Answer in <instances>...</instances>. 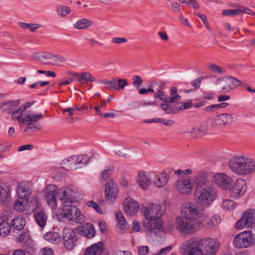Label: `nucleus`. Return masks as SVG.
<instances>
[{"instance_id":"obj_12","label":"nucleus","mask_w":255,"mask_h":255,"mask_svg":"<svg viewBox=\"0 0 255 255\" xmlns=\"http://www.w3.org/2000/svg\"><path fill=\"white\" fill-rule=\"evenodd\" d=\"M57 187L54 185H49L45 189V198L47 203L52 208L57 206Z\"/></svg>"},{"instance_id":"obj_60","label":"nucleus","mask_w":255,"mask_h":255,"mask_svg":"<svg viewBox=\"0 0 255 255\" xmlns=\"http://www.w3.org/2000/svg\"><path fill=\"white\" fill-rule=\"evenodd\" d=\"M33 146L32 144H26L19 147L18 150L19 151H22L26 149L30 150L33 148Z\"/></svg>"},{"instance_id":"obj_40","label":"nucleus","mask_w":255,"mask_h":255,"mask_svg":"<svg viewBox=\"0 0 255 255\" xmlns=\"http://www.w3.org/2000/svg\"><path fill=\"white\" fill-rule=\"evenodd\" d=\"M228 190H229L230 193L236 198H239L240 196H243L241 192H239L240 191L237 190V188L236 186L234 185L233 182L232 183V185L230 186Z\"/></svg>"},{"instance_id":"obj_28","label":"nucleus","mask_w":255,"mask_h":255,"mask_svg":"<svg viewBox=\"0 0 255 255\" xmlns=\"http://www.w3.org/2000/svg\"><path fill=\"white\" fill-rule=\"evenodd\" d=\"M34 217L36 223L41 228L44 227L47 221V216L42 211L38 212L34 214Z\"/></svg>"},{"instance_id":"obj_20","label":"nucleus","mask_w":255,"mask_h":255,"mask_svg":"<svg viewBox=\"0 0 255 255\" xmlns=\"http://www.w3.org/2000/svg\"><path fill=\"white\" fill-rule=\"evenodd\" d=\"M163 223L161 221L156 220L154 219H147L143 221V225L148 230L152 231L159 230L162 226Z\"/></svg>"},{"instance_id":"obj_33","label":"nucleus","mask_w":255,"mask_h":255,"mask_svg":"<svg viewBox=\"0 0 255 255\" xmlns=\"http://www.w3.org/2000/svg\"><path fill=\"white\" fill-rule=\"evenodd\" d=\"M237 188V190L243 195L247 190V183L245 180L242 178H239L237 180L236 183L235 185Z\"/></svg>"},{"instance_id":"obj_5","label":"nucleus","mask_w":255,"mask_h":255,"mask_svg":"<svg viewBox=\"0 0 255 255\" xmlns=\"http://www.w3.org/2000/svg\"><path fill=\"white\" fill-rule=\"evenodd\" d=\"M63 217L70 220L79 223L84 220V217L79 209L71 205H65L63 207Z\"/></svg>"},{"instance_id":"obj_17","label":"nucleus","mask_w":255,"mask_h":255,"mask_svg":"<svg viewBox=\"0 0 255 255\" xmlns=\"http://www.w3.org/2000/svg\"><path fill=\"white\" fill-rule=\"evenodd\" d=\"M58 197L60 200L65 202L72 203L76 201L75 192L69 188H64L60 192Z\"/></svg>"},{"instance_id":"obj_35","label":"nucleus","mask_w":255,"mask_h":255,"mask_svg":"<svg viewBox=\"0 0 255 255\" xmlns=\"http://www.w3.org/2000/svg\"><path fill=\"white\" fill-rule=\"evenodd\" d=\"M223 207L225 210L232 211L235 207V204L234 201L229 199H226L224 200L223 202Z\"/></svg>"},{"instance_id":"obj_57","label":"nucleus","mask_w":255,"mask_h":255,"mask_svg":"<svg viewBox=\"0 0 255 255\" xmlns=\"http://www.w3.org/2000/svg\"><path fill=\"white\" fill-rule=\"evenodd\" d=\"M172 248L171 246H169L166 247L164 249H161L159 253H158L156 255H161L162 254H166L167 253L170 251Z\"/></svg>"},{"instance_id":"obj_64","label":"nucleus","mask_w":255,"mask_h":255,"mask_svg":"<svg viewBox=\"0 0 255 255\" xmlns=\"http://www.w3.org/2000/svg\"><path fill=\"white\" fill-rule=\"evenodd\" d=\"M12 255H25V253L22 249H17L13 252Z\"/></svg>"},{"instance_id":"obj_23","label":"nucleus","mask_w":255,"mask_h":255,"mask_svg":"<svg viewBox=\"0 0 255 255\" xmlns=\"http://www.w3.org/2000/svg\"><path fill=\"white\" fill-rule=\"evenodd\" d=\"M80 233L88 238H92L95 235V230L94 227L91 224H85L80 228Z\"/></svg>"},{"instance_id":"obj_22","label":"nucleus","mask_w":255,"mask_h":255,"mask_svg":"<svg viewBox=\"0 0 255 255\" xmlns=\"http://www.w3.org/2000/svg\"><path fill=\"white\" fill-rule=\"evenodd\" d=\"M43 117V116L42 114L32 115L28 112L27 115L24 119H19V122L22 123H28V126H31Z\"/></svg>"},{"instance_id":"obj_51","label":"nucleus","mask_w":255,"mask_h":255,"mask_svg":"<svg viewBox=\"0 0 255 255\" xmlns=\"http://www.w3.org/2000/svg\"><path fill=\"white\" fill-rule=\"evenodd\" d=\"M21 110V108H19L17 110H15L11 113L13 119H16L19 121V119H24V118H22L21 116L22 113H20V116H16V114H18Z\"/></svg>"},{"instance_id":"obj_1","label":"nucleus","mask_w":255,"mask_h":255,"mask_svg":"<svg viewBox=\"0 0 255 255\" xmlns=\"http://www.w3.org/2000/svg\"><path fill=\"white\" fill-rule=\"evenodd\" d=\"M219 243L214 239H191L182 244L180 252L183 255H216Z\"/></svg>"},{"instance_id":"obj_32","label":"nucleus","mask_w":255,"mask_h":255,"mask_svg":"<svg viewBox=\"0 0 255 255\" xmlns=\"http://www.w3.org/2000/svg\"><path fill=\"white\" fill-rule=\"evenodd\" d=\"M243 12H246V8L245 7L236 9L224 10L222 12V14L226 16H236L243 13Z\"/></svg>"},{"instance_id":"obj_25","label":"nucleus","mask_w":255,"mask_h":255,"mask_svg":"<svg viewBox=\"0 0 255 255\" xmlns=\"http://www.w3.org/2000/svg\"><path fill=\"white\" fill-rule=\"evenodd\" d=\"M44 238L45 240L51 244H57L61 242L60 235L55 232H48L44 235Z\"/></svg>"},{"instance_id":"obj_6","label":"nucleus","mask_w":255,"mask_h":255,"mask_svg":"<svg viewBox=\"0 0 255 255\" xmlns=\"http://www.w3.org/2000/svg\"><path fill=\"white\" fill-rule=\"evenodd\" d=\"M165 213V208L159 204H152L145 208L144 216L147 219H154L161 221L160 217Z\"/></svg>"},{"instance_id":"obj_8","label":"nucleus","mask_w":255,"mask_h":255,"mask_svg":"<svg viewBox=\"0 0 255 255\" xmlns=\"http://www.w3.org/2000/svg\"><path fill=\"white\" fill-rule=\"evenodd\" d=\"M255 223V210L249 209L243 215L242 217L238 221L236 226L237 228L242 229L248 227Z\"/></svg>"},{"instance_id":"obj_46","label":"nucleus","mask_w":255,"mask_h":255,"mask_svg":"<svg viewBox=\"0 0 255 255\" xmlns=\"http://www.w3.org/2000/svg\"><path fill=\"white\" fill-rule=\"evenodd\" d=\"M180 106L179 109L181 110L183 109H186L192 106V104L190 102H186L185 103H177L174 105V107L175 108L176 106Z\"/></svg>"},{"instance_id":"obj_38","label":"nucleus","mask_w":255,"mask_h":255,"mask_svg":"<svg viewBox=\"0 0 255 255\" xmlns=\"http://www.w3.org/2000/svg\"><path fill=\"white\" fill-rule=\"evenodd\" d=\"M82 80L86 81L94 82L95 81V78L90 73L84 72L81 73V77L79 81L81 82Z\"/></svg>"},{"instance_id":"obj_50","label":"nucleus","mask_w":255,"mask_h":255,"mask_svg":"<svg viewBox=\"0 0 255 255\" xmlns=\"http://www.w3.org/2000/svg\"><path fill=\"white\" fill-rule=\"evenodd\" d=\"M133 79H134V81L132 82L133 85H136L137 87H139L142 84V80L139 76H134Z\"/></svg>"},{"instance_id":"obj_34","label":"nucleus","mask_w":255,"mask_h":255,"mask_svg":"<svg viewBox=\"0 0 255 255\" xmlns=\"http://www.w3.org/2000/svg\"><path fill=\"white\" fill-rule=\"evenodd\" d=\"M10 226L4 221L0 223V235L5 236L10 232Z\"/></svg>"},{"instance_id":"obj_62","label":"nucleus","mask_w":255,"mask_h":255,"mask_svg":"<svg viewBox=\"0 0 255 255\" xmlns=\"http://www.w3.org/2000/svg\"><path fill=\"white\" fill-rule=\"evenodd\" d=\"M28 28H29V30L31 31H35L37 30L38 28H39L41 27V25L38 24L34 23V24H29Z\"/></svg>"},{"instance_id":"obj_13","label":"nucleus","mask_w":255,"mask_h":255,"mask_svg":"<svg viewBox=\"0 0 255 255\" xmlns=\"http://www.w3.org/2000/svg\"><path fill=\"white\" fill-rule=\"evenodd\" d=\"M215 183L222 189L228 190L232 185L233 180L224 173H219L214 176Z\"/></svg>"},{"instance_id":"obj_26","label":"nucleus","mask_w":255,"mask_h":255,"mask_svg":"<svg viewBox=\"0 0 255 255\" xmlns=\"http://www.w3.org/2000/svg\"><path fill=\"white\" fill-rule=\"evenodd\" d=\"M232 119V116L229 114H222L216 116L215 120L216 124L220 126L227 125Z\"/></svg>"},{"instance_id":"obj_29","label":"nucleus","mask_w":255,"mask_h":255,"mask_svg":"<svg viewBox=\"0 0 255 255\" xmlns=\"http://www.w3.org/2000/svg\"><path fill=\"white\" fill-rule=\"evenodd\" d=\"M9 189L5 185L0 184V204L4 203L9 198Z\"/></svg>"},{"instance_id":"obj_24","label":"nucleus","mask_w":255,"mask_h":255,"mask_svg":"<svg viewBox=\"0 0 255 255\" xmlns=\"http://www.w3.org/2000/svg\"><path fill=\"white\" fill-rule=\"evenodd\" d=\"M26 224L25 218L22 216H18L11 221L10 226L14 229L21 230Z\"/></svg>"},{"instance_id":"obj_59","label":"nucleus","mask_w":255,"mask_h":255,"mask_svg":"<svg viewBox=\"0 0 255 255\" xmlns=\"http://www.w3.org/2000/svg\"><path fill=\"white\" fill-rule=\"evenodd\" d=\"M110 170H105L102 173V179L107 180L110 177Z\"/></svg>"},{"instance_id":"obj_14","label":"nucleus","mask_w":255,"mask_h":255,"mask_svg":"<svg viewBox=\"0 0 255 255\" xmlns=\"http://www.w3.org/2000/svg\"><path fill=\"white\" fill-rule=\"evenodd\" d=\"M220 80H221L222 82L221 86L222 89L227 91L235 89L241 84V81L232 76L223 78L221 79H218L217 80L218 81H220Z\"/></svg>"},{"instance_id":"obj_36","label":"nucleus","mask_w":255,"mask_h":255,"mask_svg":"<svg viewBox=\"0 0 255 255\" xmlns=\"http://www.w3.org/2000/svg\"><path fill=\"white\" fill-rule=\"evenodd\" d=\"M117 221L120 225V228L124 229L126 228L127 223L126 222L125 217L122 212H119L116 214Z\"/></svg>"},{"instance_id":"obj_11","label":"nucleus","mask_w":255,"mask_h":255,"mask_svg":"<svg viewBox=\"0 0 255 255\" xmlns=\"http://www.w3.org/2000/svg\"><path fill=\"white\" fill-rule=\"evenodd\" d=\"M105 188L106 200L114 202L119 193L117 185L114 184L112 180H110L105 184Z\"/></svg>"},{"instance_id":"obj_2","label":"nucleus","mask_w":255,"mask_h":255,"mask_svg":"<svg viewBox=\"0 0 255 255\" xmlns=\"http://www.w3.org/2000/svg\"><path fill=\"white\" fill-rule=\"evenodd\" d=\"M194 197L197 203L202 206H208L213 202L216 197V189L212 182L203 175L197 176Z\"/></svg>"},{"instance_id":"obj_16","label":"nucleus","mask_w":255,"mask_h":255,"mask_svg":"<svg viewBox=\"0 0 255 255\" xmlns=\"http://www.w3.org/2000/svg\"><path fill=\"white\" fill-rule=\"evenodd\" d=\"M17 193L19 198L23 199L24 201L27 202L31 194V190L29 184L24 182L18 183Z\"/></svg>"},{"instance_id":"obj_7","label":"nucleus","mask_w":255,"mask_h":255,"mask_svg":"<svg viewBox=\"0 0 255 255\" xmlns=\"http://www.w3.org/2000/svg\"><path fill=\"white\" fill-rule=\"evenodd\" d=\"M203 214L202 211H199L196 206L190 203L184 204L182 208L181 215L194 222Z\"/></svg>"},{"instance_id":"obj_52","label":"nucleus","mask_w":255,"mask_h":255,"mask_svg":"<svg viewBox=\"0 0 255 255\" xmlns=\"http://www.w3.org/2000/svg\"><path fill=\"white\" fill-rule=\"evenodd\" d=\"M84 157H86V156L83 155H78L77 157V162L75 163V165L77 164H83L86 163L87 162V160H86L85 161H83Z\"/></svg>"},{"instance_id":"obj_31","label":"nucleus","mask_w":255,"mask_h":255,"mask_svg":"<svg viewBox=\"0 0 255 255\" xmlns=\"http://www.w3.org/2000/svg\"><path fill=\"white\" fill-rule=\"evenodd\" d=\"M181 97L177 93V89L176 87H172L171 89L170 96L167 97L168 103H173L180 101Z\"/></svg>"},{"instance_id":"obj_19","label":"nucleus","mask_w":255,"mask_h":255,"mask_svg":"<svg viewBox=\"0 0 255 255\" xmlns=\"http://www.w3.org/2000/svg\"><path fill=\"white\" fill-rule=\"evenodd\" d=\"M137 182L139 186L143 189L148 188L151 184L150 177L143 171H140L139 173Z\"/></svg>"},{"instance_id":"obj_48","label":"nucleus","mask_w":255,"mask_h":255,"mask_svg":"<svg viewBox=\"0 0 255 255\" xmlns=\"http://www.w3.org/2000/svg\"><path fill=\"white\" fill-rule=\"evenodd\" d=\"M72 164V162L69 158L64 159L61 163L62 167L64 169L69 168Z\"/></svg>"},{"instance_id":"obj_54","label":"nucleus","mask_w":255,"mask_h":255,"mask_svg":"<svg viewBox=\"0 0 255 255\" xmlns=\"http://www.w3.org/2000/svg\"><path fill=\"white\" fill-rule=\"evenodd\" d=\"M202 79V78L200 77V78H198L194 80L192 82V85L193 86H194L195 89L198 88L200 86V84H201Z\"/></svg>"},{"instance_id":"obj_27","label":"nucleus","mask_w":255,"mask_h":255,"mask_svg":"<svg viewBox=\"0 0 255 255\" xmlns=\"http://www.w3.org/2000/svg\"><path fill=\"white\" fill-rule=\"evenodd\" d=\"M168 178L166 173H162L156 176V179L153 182L154 184L158 187H162L167 183Z\"/></svg>"},{"instance_id":"obj_37","label":"nucleus","mask_w":255,"mask_h":255,"mask_svg":"<svg viewBox=\"0 0 255 255\" xmlns=\"http://www.w3.org/2000/svg\"><path fill=\"white\" fill-rule=\"evenodd\" d=\"M58 15L61 17H65L71 12V9L67 6L59 7L57 10Z\"/></svg>"},{"instance_id":"obj_63","label":"nucleus","mask_w":255,"mask_h":255,"mask_svg":"<svg viewBox=\"0 0 255 255\" xmlns=\"http://www.w3.org/2000/svg\"><path fill=\"white\" fill-rule=\"evenodd\" d=\"M127 39L125 38H114L113 41L116 43H121L127 42Z\"/></svg>"},{"instance_id":"obj_61","label":"nucleus","mask_w":255,"mask_h":255,"mask_svg":"<svg viewBox=\"0 0 255 255\" xmlns=\"http://www.w3.org/2000/svg\"><path fill=\"white\" fill-rule=\"evenodd\" d=\"M43 255H53L54 252L53 250L50 248H45L43 249Z\"/></svg>"},{"instance_id":"obj_4","label":"nucleus","mask_w":255,"mask_h":255,"mask_svg":"<svg viewBox=\"0 0 255 255\" xmlns=\"http://www.w3.org/2000/svg\"><path fill=\"white\" fill-rule=\"evenodd\" d=\"M175 226L180 232L186 234L193 233L197 229L195 222L181 215L177 218Z\"/></svg>"},{"instance_id":"obj_55","label":"nucleus","mask_w":255,"mask_h":255,"mask_svg":"<svg viewBox=\"0 0 255 255\" xmlns=\"http://www.w3.org/2000/svg\"><path fill=\"white\" fill-rule=\"evenodd\" d=\"M102 83H105L107 85H110L112 88H113L114 90H116V88L117 87V82L115 80L107 81L105 82H102Z\"/></svg>"},{"instance_id":"obj_49","label":"nucleus","mask_w":255,"mask_h":255,"mask_svg":"<svg viewBox=\"0 0 255 255\" xmlns=\"http://www.w3.org/2000/svg\"><path fill=\"white\" fill-rule=\"evenodd\" d=\"M138 253L139 255H144L148 252V248L147 246H141L138 248Z\"/></svg>"},{"instance_id":"obj_58","label":"nucleus","mask_w":255,"mask_h":255,"mask_svg":"<svg viewBox=\"0 0 255 255\" xmlns=\"http://www.w3.org/2000/svg\"><path fill=\"white\" fill-rule=\"evenodd\" d=\"M187 3L189 5H192L193 8L197 9L199 7V5L195 0H189Z\"/></svg>"},{"instance_id":"obj_3","label":"nucleus","mask_w":255,"mask_h":255,"mask_svg":"<svg viewBox=\"0 0 255 255\" xmlns=\"http://www.w3.org/2000/svg\"><path fill=\"white\" fill-rule=\"evenodd\" d=\"M228 165L233 173L241 176L249 175L255 171V161L243 155L233 157Z\"/></svg>"},{"instance_id":"obj_45","label":"nucleus","mask_w":255,"mask_h":255,"mask_svg":"<svg viewBox=\"0 0 255 255\" xmlns=\"http://www.w3.org/2000/svg\"><path fill=\"white\" fill-rule=\"evenodd\" d=\"M25 202L17 201L13 205V208L17 211H22L24 209Z\"/></svg>"},{"instance_id":"obj_39","label":"nucleus","mask_w":255,"mask_h":255,"mask_svg":"<svg viewBox=\"0 0 255 255\" xmlns=\"http://www.w3.org/2000/svg\"><path fill=\"white\" fill-rule=\"evenodd\" d=\"M208 68L211 71L215 73H222L224 72L220 66L215 64H209Z\"/></svg>"},{"instance_id":"obj_15","label":"nucleus","mask_w":255,"mask_h":255,"mask_svg":"<svg viewBox=\"0 0 255 255\" xmlns=\"http://www.w3.org/2000/svg\"><path fill=\"white\" fill-rule=\"evenodd\" d=\"M123 206L126 213L129 216L134 215L139 210L138 203L130 198H126L124 201Z\"/></svg>"},{"instance_id":"obj_56","label":"nucleus","mask_w":255,"mask_h":255,"mask_svg":"<svg viewBox=\"0 0 255 255\" xmlns=\"http://www.w3.org/2000/svg\"><path fill=\"white\" fill-rule=\"evenodd\" d=\"M98 225L100 228L101 232L102 234H106L107 230L105 229V223L102 221H99L98 222Z\"/></svg>"},{"instance_id":"obj_47","label":"nucleus","mask_w":255,"mask_h":255,"mask_svg":"<svg viewBox=\"0 0 255 255\" xmlns=\"http://www.w3.org/2000/svg\"><path fill=\"white\" fill-rule=\"evenodd\" d=\"M87 205L89 207H92V208H93L96 211V212L97 213H100V214L102 213V212L99 205L97 203H95V202H94L93 201H91L88 202Z\"/></svg>"},{"instance_id":"obj_44","label":"nucleus","mask_w":255,"mask_h":255,"mask_svg":"<svg viewBox=\"0 0 255 255\" xmlns=\"http://www.w3.org/2000/svg\"><path fill=\"white\" fill-rule=\"evenodd\" d=\"M118 86L116 87V90H119L123 89L126 86L128 85V82L126 79H119L117 81Z\"/></svg>"},{"instance_id":"obj_10","label":"nucleus","mask_w":255,"mask_h":255,"mask_svg":"<svg viewBox=\"0 0 255 255\" xmlns=\"http://www.w3.org/2000/svg\"><path fill=\"white\" fill-rule=\"evenodd\" d=\"M63 239L65 247L68 250L72 249L77 241L75 232L71 228H65L63 232Z\"/></svg>"},{"instance_id":"obj_21","label":"nucleus","mask_w":255,"mask_h":255,"mask_svg":"<svg viewBox=\"0 0 255 255\" xmlns=\"http://www.w3.org/2000/svg\"><path fill=\"white\" fill-rule=\"evenodd\" d=\"M104 251L103 244L100 242L87 248L84 255H100Z\"/></svg>"},{"instance_id":"obj_53","label":"nucleus","mask_w":255,"mask_h":255,"mask_svg":"<svg viewBox=\"0 0 255 255\" xmlns=\"http://www.w3.org/2000/svg\"><path fill=\"white\" fill-rule=\"evenodd\" d=\"M191 173V170L190 169H186L185 170H182L181 169H179L176 170L175 171V173L177 175H187Z\"/></svg>"},{"instance_id":"obj_30","label":"nucleus","mask_w":255,"mask_h":255,"mask_svg":"<svg viewBox=\"0 0 255 255\" xmlns=\"http://www.w3.org/2000/svg\"><path fill=\"white\" fill-rule=\"evenodd\" d=\"M92 24V22L88 19L83 18L79 20L74 25V27L79 30H83L87 28Z\"/></svg>"},{"instance_id":"obj_43","label":"nucleus","mask_w":255,"mask_h":255,"mask_svg":"<svg viewBox=\"0 0 255 255\" xmlns=\"http://www.w3.org/2000/svg\"><path fill=\"white\" fill-rule=\"evenodd\" d=\"M161 108L166 114L174 113V109L167 103H162L160 104Z\"/></svg>"},{"instance_id":"obj_9","label":"nucleus","mask_w":255,"mask_h":255,"mask_svg":"<svg viewBox=\"0 0 255 255\" xmlns=\"http://www.w3.org/2000/svg\"><path fill=\"white\" fill-rule=\"evenodd\" d=\"M249 232H243L236 236L234 240V246L238 248H248L253 245Z\"/></svg>"},{"instance_id":"obj_41","label":"nucleus","mask_w":255,"mask_h":255,"mask_svg":"<svg viewBox=\"0 0 255 255\" xmlns=\"http://www.w3.org/2000/svg\"><path fill=\"white\" fill-rule=\"evenodd\" d=\"M19 104L17 102H10L8 103L4 104L7 108H8V112L10 114L15 110H17L15 107H17Z\"/></svg>"},{"instance_id":"obj_18","label":"nucleus","mask_w":255,"mask_h":255,"mask_svg":"<svg viewBox=\"0 0 255 255\" xmlns=\"http://www.w3.org/2000/svg\"><path fill=\"white\" fill-rule=\"evenodd\" d=\"M176 187L179 192L183 194H188L192 189L191 180L189 179L178 180L176 183Z\"/></svg>"},{"instance_id":"obj_42","label":"nucleus","mask_w":255,"mask_h":255,"mask_svg":"<svg viewBox=\"0 0 255 255\" xmlns=\"http://www.w3.org/2000/svg\"><path fill=\"white\" fill-rule=\"evenodd\" d=\"M154 98H159L162 101L168 103L167 96L161 90H158L155 92Z\"/></svg>"}]
</instances>
